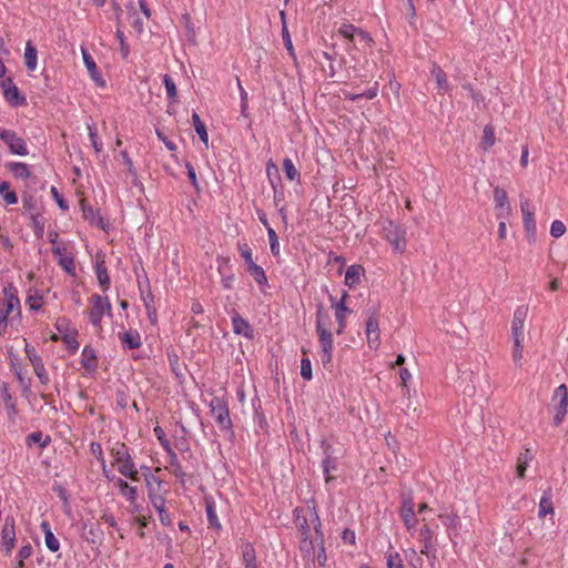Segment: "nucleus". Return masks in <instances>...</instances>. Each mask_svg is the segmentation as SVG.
<instances>
[{
    "mask_svg": "<svg viewBox=\"0 0 568 568\" xmlns=\"http://www.w3.org/2000/svg\"><path fill=\"white\" fill-rule=\"evenodd\" d=\"M111 454L114 462L119 464V471L131 480H138V470L134 469V463L125 444L116 443Z\"/></svg>",
    "mask_w": 568,
    "mask_h": 568,
    "instance_id": "obj_1",
    "label": "nucleus"
},
{
    "mask_svg": "<svg viewBox=\"0 0 568 568\" xmlns=\"http://www.w3.org/2000/svg\"><path fill=\"white\" fill-rule=\"evenodd\" d=\"M383 237L389 242L396 252H404L406 248V230L390 220L382 222Z\"/></svg>",
    "mask_w": 568,
    "mask_h": 568,
    "instance_id": "obj_2",
    "label": "nucleus"
},
{
    "mask_svg": "<svg viewBox=\"0 0 568 568\" xmlns=\"http://www.w3.org/2000/svg\"><path fill=\"white\" fill-rule=\"evenodd\" d=\"M210 414L221 430H230L232 420L227 402L219 396H214L210 402Z\"/></svg>",
    "mask_w": 568,
    "mask_h": 568,
    "instance_id": "obj_3",
    "label": "nucleus"
},
{
    "mask_svg": "<svg viewBox=\"0 0 568 568\" xmlns=\"http://www.w3.org/2000/svg\"><path fill=\"white\" fill-rule=\"evenodd\" d=\"M366 335L369 348L376 349L379 346L378 308L373 306L366 310Z\"/></svg>",
    "mask_w": 568,
    "mask_h": 568,
    "instance_id": "obj_4",
    "label": "nucleus"
},
{
    "mask_svg": "<svg viewBox=\"0 0 568 568\" xmlns=\"http://www.w3.org/2000/svg\"><path fill=\"white\" fill-rule=\"evenodd\" d=\"M0 139L8 145L10 153L21 156L29 154L26 141L14 131L0 128Z\"/></svg>",
    "mask_w": 568,
    "mask_h": 568,
    "instance_id": "obj_5",
    "label": "nucleus"
},
{
    "mask_svg": "<svg viewBox=\"0 0 568 568\" xmlns=\"http://www.w3.org/2000/svg\"><path fill=\"white\" fill-rule=\"evenodd\" d=\"M91 302V308L89 311V320L90 323L94 327H101V321L102 316L108 310V312L111 311V304L108 301V297L103 298L99 294H93L90 298Z\"/></svg>",
    "mask_w": 568,
    "mask_h": 568,
    "instance_id": "obj_6",
    "label": "nucleus"
},
{
    "mask_svg": "<svg viewBox=\"0 0 568 568\" xmlns=\"http://www.w3.org/2000/svg\"><path fill=\"white\" fill-rule=\"evenodd\" d=\"M20 310L19 298L14 294H8L0 301V336L6 333L8 326V316L14 310Z\"/></svg>",
    "mask_w": 568,
    "mask_h": 568,
    "instance_id": "obj_7",
    "label": "nucleus"
},
{
    "mask_svg": "<svg viewBox=\"0 0 568 568\" xmlns=\"http://www.w3.org/2000/svg\"><path fill=\"white\" fill-rule=\"evenodd\" d=\"M554 400H558L555 407L554 425L558 426L568 412V390L565 384L555 389Z\"/></svg>",
    "mask_w": 568,
    "mask_h": 568,
    "instance_id": "obj_8",
    "label": "nucleus"
},
{
    "mask_svg": "<svg viewBox=\"0 0 568 568\" xmlns=\"http://www.w3.org/2000/svg\"><path fill=\"white\" fill-rule=\"evenodd\" d=\"M1 542L6 555H10L16 545V521L12 516H7L4 519Z\"/></svg>",
    "mask_w": 568,
    "mask_h": 568,
    "instance_id": "obj_9",
    "label": "nucleus"
},
{
    "mask_svg": "<svg viewBox=\"0 0 568 568\" xmlns=\"http://www.w3.org/2000/svg\"><path fill=\"white\" fill-rule=\"evenodd\" d=\"M494 202L497 209V217L505 220L510 213V204L506 191L499 186L494 189Z\"/></svg>",
    "mask_w": 568,
    "mask_h": 568,
    "instance_id": "obj_10",
    "label": "nucleus"
},
{
    "mask_svg": "<svg viewBox=\"0 0 568 568\" xmlns=\"http://www.w3.org/2000/svg\"><path fill=\"white\" fill-rule=\"evenodd\" d=\"M528 308L525 306L518 307L513 316L511 322V337L513 339H524V323L527 316Z\"/></svg>",
    "mask_w": 568,
    "mask_h": 568,
    "instance_id": "obj_11",
    "label": "nucleus"
},
{
    "mask_svg": "<svg viewBox=\"0 0 568 568\" xmlns=\"http://www.w3.org/2000/svg\"><path fill=\"white\" fill-rule=\"evenodd\" d=\"M312 521L315 523L314 524V529L316 532L315 540L318 546V552H317L316 559H317L318 565L323 567L327 560V556L325 554V548H324V535L321 530V520H320V517L316 514V511L312 513Z\"/></svg>",
    "mask_w": 568,
    "mask_h": 568,
    "instance_id": "obj_12",
    "label": "nucleus"
},
{
    "mask_svg": "<svg viewBox=\"0 0 568 568\" xmlns=\"http://www.w3.org/2000/svg\"><path fill=\"white\" fill-rule=\"evenodd\" d=\"M150 500H151V504L152 506L158 510L159 513V518H160V521L163 526H170L171 525V517L170 515L168 514V511L165 510V501H164V498L159 495V494H155V491H153L151 488H150Z\"/></svg>",
    "mask_w": 568,
    "mask_h": 568,
    "instance_id": "obj_13",
    "label": "nucleus"
},
{
    "mask_svg": "<svg viewBox=\"0 0 568 568\" xmlns=\"http://www.w3.org/2000/svg\"><path fill=\"white\" fill-rule=\"evenodd\" d=\"M82 55H83V62L88 69V72L91 77V79L95 82L98 87L103 88L105 85V82L99 72L97 64L92 57L89 54V52L84 49H82Z\"/></svg>",
    "mask_w": 568,
    "mask_h": 568,
    "instance_id": "obj_14",
    "label": "nucleus"
},
{
    "mask_svg": "<svg viewBox=\"0 0 568 568\" xmlns=\"http://www.w3.org/2000/svg\"><path fill=\"white\" fill-rule=\"evenodd\" d=\"M347 296H348V294L346 292H344L341 301L334 305L335 316H336V321L338 323V328H337L336 333L338 335H342L344 333V329L346 326L345 313L349 312L348 307L345 305V300L347 298Z\"/></svg>",
    "mask_w": 568,
    "mask_h": 568,
    "instance_id": "obj_15",
    "label": "nucleus"
},
{
    "mask_svg": "<svg viewBox=\"0 0 568 568\" xmlns=\"http://www.w3.org/2000/svg\"><path fill=\"white\" fill-rule=\"evenodd\" d=\"M4 98L6 100L17 106L26 103V98L20 94L19 89L12 84L11 80H8V85L4 83Z\"/></svg>",
    "mask_w": 568,
    "mask_h": 568,
    "instance_id": "obj_16",
    "label": "nucleus"
},
{
    "mask_svg": "<svg viewBox=\"0 0 568 568\" xmlns=\"http://www.w3.org/2000/svg\"><path fill=\"white\" fill-rule=\"evenodd\" d=\"M233 332L237 335H243L247 338L253 337V328L246 320L240 315L232 317Z\"/></svg>",
    "mask_w": 568,
    "mask_h": 568,
    "instance_id": "obj_17",
    "label": "nucleus"
},
{
    "mask_svg": "<svg viewBox=\"0 0 568 568\" xmlns=\"http://www.w3.org/2000/svg\"><path fill=\"white\" fill-rule=\"evenodd\" d=\"M364 267L358 264H353L347 267L345 272V285L348 287H353L361 281L362 275H364Z\"/></svg>",
    "mask_w": 568,
    "mask_h": 568,
    "instance_id": "obj_18",
    "label": "nucleus"
},
{
    "mask_svg": "<svg viewBox=\"0 0 568 568\" xmlns=\"http://www.w3.org/2000/svg\"><path fill=\"white\" fill-rule=\"evenodd\" d=\"M42 531L44 532V542L47 548L52 551L57 552L60 549V542L55 538L54 534L51 530V527L48 521H42L40 525Z\"/></svg>",
    "mask_w": 568,
    "mask_h": 568,
    "instance_id": "obj_19",
    "label": "nucleus"
},
{
    "mask_svg": "<svg viewBox=\"0 0 568 568\" xmlns=\"http://www.w3.org/2000/svg\"><path fill=\"white\" fill-rule=\"evenodd\" d=\"M432 77L434 78L438 93H446L449 91L450 87L447 81L446 73L443 71V69L438 65H434L432 70Z\"/></svg>",
    "mask_w": 568,
    "mask_h": 568,
    "instance_id": "obj_20",
    "label": "nucleus"
},
{
    "mask_svg": "<svg viewBox=\"0 0 568 568\" xmlns=\"http://www.w3.org/2000/svg\"><path fill=\"white\" fill-rule=\"evenodd\" d=\"M168 452H169V456H170L168 469L170 470L171 474H173L176 478H179L180 481L183 484L185 473L182 469V466L178 459V456L171 448H169Z\"/></svg>",
    "mask_w": 568,
    "mask_h": 568,
    "instance_id": "obj_21",
    "label": "nucleus"
},
{
    "mask_svg": "<svg viewBox=\"0 0 568 568\" xmlns=\"http://www.w3.org/2000/svg\"><path fill=\"white\" fill-rule=\"evenodd\" d=\"M119 337L121 342L128 346L129 349H135L141 346L140 334L135 331H128L119 334Z\"/></svg>",
    "mask_w": 568,
    "mask_h": 568,
    "instance_id": "obj_22",
    "label": "nucleus"
},
{
    "mask_svg": "<svg viewBox=\"0 0 568 568\" xmlns=\"http://www.w3.org/2000/svg\"><path fill=\"white\" fill-rule=\"evenodd\" d=\"M115 485L119 487L120 493L123 497H125L130 504H134L136 501V488L129 485L122 478H118Z\"/></svg>",
    "mask_w": 568,
    "mask_h": 568,
    "instance_id": "obj_23",
    "label": "nucleus"
},
{
    "mask_svg": "<svg viewBox=\"0 0 568 568\" xmlns=\"http://www.w3.org/2000/svg\"><path fill=\"white\" fill-rule=\"evenodd\" d=\"M7 168L16 179H28L31 174L29 166L22 162H10Z\"/></svg>",
    "mask_w": 568,
    "mask_h": 568,
    "instance_id": "obj_24",
    "label": "nucleus"
},
{
    "mask_svg": "<svg viewBox=\"0 0 568 568\" xmlns=\"http://www.w3.org/2000/svg\"><path fill=\"white\" fill-rule=\"evenodd\" d=\"M51 443V437L49 435L43 436L42 432H33L29 434L26 438L27 446H32L33 444H39L41 448H45Z\"/></svg>",
    "mask_w": 568,
    "mask_h": 568,
    "instance_id": "obj_25",
    "label": "nucleus"
},
{
    "mask_svg": "<svg viewBox=\"0 0 568 568\" xmlns=\"http://www.w3.org/2000/svg\"><path fill=\"white\" fill-rule=\"evenodd\" d=\"M400 515L403 517V520L405 521L407 527H412L415 525V513H414V505L410 500H405L403 503Z\"/></svg>",
    "mask_w": 568,
    "mask_h": 568,
    "instance_id": "obj_26",
    "label": "nucleus"
},
{
    "mask_svg": "<svg viewBox=\"0 0 568 568\" xmlns=\"http://www.w3.org/2000/svg\"><path fill=\"white\" fill-rule=\"evenodd\" d=\"M192 123L200 140L207 146L209 135L206 132V126L196 112H193L192 114Z\"/></svg>",
    "mask_w": 568,
    "mask_h": 568,
    "instance_id": "obj_27",
    "label": "nucleus"
},
{
    "mask_svg": "<svg viewBox=\"0 0 568 568\" xmlns=\"http://www.w3.org/2000/svg\"><path fill=\"white\" fill-rule=\"evenodd\" d=\"M82 365L84 368L91 371L97 367V357L94 349L90 346H85L82 351Z\"/></svg>",
    "mask_w": 568,
    "mask_h": 568,
    "instance_id": "obj_28",
    "label": "nucleus"
},
{
    "mask_svg": "<svg viewBox=\"0 0 568 568\" xmlns=\"http://www.w3.org/2000/svg\"><path fill=\"white\" fill-rule=\"evenodd\" d=\"M24 62L29 71H34L37 68V49L28 42L24 51Z\"/></svg>",
    "mask_w": 568,
    "mask_h": 568,
    "instance_id": "obj_29",
    "label": "nucleus"
},
{
    "mask_svg": "<svg viewBox=\"0 0 568 568\" xmlns=\"http://www.w3.org/2000/svg\"><path fill=\"white\" fill-rule=\"evenodd\" d=\"M83 217L91 222V224L97 225L98 227L104 229L103 219L98 215L91 206L84 205L83 201L81 202Z\"/></svg>",
    "mask_w": 568,
    "mask_h": 568,
    "instance_id": "obj_30",
    "label": "nucleus"
},
{
    "mask_svg": "<svg viewBox=\"0 0 568 568\" xmlns=\"http://www.w3.org/2000/svg\"><path fill=\"white\" fill-rule=\"evenodd\" d=\"M243 562L245 568H256L255 550L252 545L245 544L242 546Z\"/></svg>",
    "mask_w": 568,
    "mask_h": 568,
    "instance_id": "obj_31",
    "label": "nucleus"
},
{
    "mask_svg": "<svg viewBox=\"0 0 568 568\" xmlns=\"http://www.w3.org/2000/svg\"><path fill=\"white\" fill-rule=\"evenodd\" d=\"M0 195L7 204H16L18 202L17 193L10 190V184L7 181L0 182Z\"/></svg>",
    "mask_w": 568,
    "mask_h": 568,
    "instance_id": "obj_32",
    "label": "nucleus"
},
{
    "mask_svg": "<svg viewBox=\"0 0 568 568\" xmlns=\"http://www.w3.org/2000/svg\"><path fill=\"white\" fill-rule=\"evenodd\" d=\"M247 272L258 285H265L267 283V277L263 267H261L256 263L248 265Z\"/></svg>",
    "mask_w": 568,
    "mask_h": 568,
    "instance_id": "obj_33",
    "label": "nucleus"
},
{
    "mask_svg": "<svg viewBox=\"0 0 568 568\" xmlns=\"http://www.w3.org/2000/svg\"><path fill=\"white\" fill-rule=\"evenodd\" d=\"M95 272H97V277H98L99 284L101 285V287L104 291H106L110 285V278L108 275V271L104 266V261L97 262Z\"/></svg>",
    "mask_w": 568,
    "mask_h": 568,
    "instance_id": "obj_34",
    "label": "nucleus"
},
{
    "mask_svg": "<svg viewBox=\"0 0 568 568\" xmlns=\"http://www.w3.org/2000/svg\"><path fill=\"white\" fill-rule=\"evenodd\" d=\"M322 466L326 476L325 480L328 484L334 479V476H332L331 473L336 469V459L329 455H326V457L323 459Z\"/></svg>",
    "mask_w": 568,
    "mask_h": 568,
    "instance_id": "obj_35",
    "label": "nucleus"
},
{
    "mask_svg": "<svg viewBox=\"0 0 568 568\" xmlns=\"http://www.w3.org/2000/svg\"><path fill=\"white\" fill-rule=\"evenodd\" d=\"M321 344L320 358L324 366H327L332 362L333 342H325Z\"/></svg>",
    "mask_w": 568,
    "mask_h": 568,
    "instance_id": "obj_36",
    "label": "nucleus"
},
{
    "mask_svg": "<svg viewBox=\"0 0 568 568\" xmlns=\"http://www.w3.org/2000/svg\"><path fill=\"white\" fill-rule=\"evenodd\" d=\"M283 171L285 172L286 178L291 181H295L301 176L293 161L288 158L284 159L283 161Z\"/></svg>",
    "mask_w": 568,
    "mask_h": 568,
    "instance_id": "obj_37",
    "label": "nucleus"
},
{
    "mask_svg": "<svg viewBox=\"0 0 568 568\" xmlns=\"http://www.w3.org/2000/svg\"><path fill=\"white\" fill-rule=\"evenodd\" d=\"M205 508H206V516L209 524L212 527H215L216 529H221V524L219 521L217 515L215 513V506L213 501L206 500L205 501Z\"/></svg>",
    "mask_w": 568,
    "mask_h": 568,
    "instance_id": "obj_38",
    "label": "nucleus"
},
{
    "mask_svg": "<svg viewBox=\"0 0 568 568\" xmlns=\"http://www.w3.org/2000/svg\"><path fill=\"white\" fill-rule=\"evenodd\" d=\"M318 323L321 324L322 328H329V325H331V316L329 314L327 313V311H325L323 304H318L317 305V311H316V325H318Z\"/></svg>",
    "mask_w": 568,
    "mask_h": 568,
    "instance_id": "obj_39",
    "label": "nucleus"
},
{
    "mask_svg": "<svg viewBox=\"0 0 568 568\" xmlns=\"http://www.w3.org/2000/svg\"><path fill=\"white\" fill-rule=\"evenodd\" d=\"M345 95V99H348V100H352V101H356L361 98H365V99H368V100H372L374 99L376 95H377V84L373 88H369L368 90L362 92V93H348V92H345L344 93Z\"/></svg>",
    "mask_w": 568,
    "mask_h": 568,
    "instance_id": "obj_40",
    "label": "nucleus"
},
{
    "mask_svg": "<svg viewBox=\"0 0 568 568\" xmlns=\"http://www.w3.org/2000/svg\"><path fill=\"white\" fill-rule=\"evenodd\" d=\"M358 28L353 24H342L338 29V33L349 40L351 42L355 41L356 34H357Z\"/></svg>",
    "mask_w": 568,
    "mask_h": 568,
    "instance_id": "obj_41",
    "label": "nucleus"
},
{
    "mask_svg": "<svg viewBox=\"0 0 568 568\" xmlns=\"http://www.w3.org/2000/svg\"><path fill=\"white\" fill-rule=\"evenodd\" d=\"M296 518L295 524L298 527L302 537H310V526L307 524V518L305 516H301L298 509H295Z\"/></svg>",
    "mask_w": 568,
    "mask_h": 568,
    "instance_id": "obj_42",
    "label": "nucleus"
},
{
    "mask_svg": "<svg viewBox=\"0 0 568 568\" xmlns=\"http://www.w3.org/2000/svg\"><path fill=\"white\" fill-rule=\"evenodd\" d=\"M281 18L283 21L282 38H283L284 44H285L287 51L290 52V54L294 55V49H293L291 36H290V32H288L286 23H285V12L284 11H281Z\"/></svg>",
    "mask_w": 568,
    "mask_h": 568,
    "instance_id": "obj_43",
    "label": "nucleus"
},
{
    "mask_svg": "<svg viewBox=\"0 0 568 568\" xmlns=\"http://www.w3.org/2000/svg\"><path fill=\"white\" fill-rule=\"evenodd\" d=\"M300 549L305 557L315 556V546L310 537H302Z\"/></svg>",
    "mask_w": 568,
    "mask_h": 568,
    "instance_id": "obj_44",
    "label": "nucleus"
},
{
    "mask_svg": "<svg viewBox=\"0 0 568 568\" xmlns=\"http://www.w3.org/2000/svg\"><path fill=\"white\" fill-rule=\"evenodd\" d=\"M267 235L270 241V248L274 256L280 254V243L276 232L272 227H267Z\"/></svg>",
    "mask_w": 568,
    "mask_h": 568,
    "instance_id": "obj_45",
    "label": "nucleus"
},
{
    "mask_svg": "<svg viewBox=\"0 0 568 568\" xmlns=\"http://www.w3.org/2000/svg\"><path fill=\"white\" fill-rule=\"evenodd\" d=\"M552 513H554V507H552L551 499L547 496H542L539 501V511H538L539 517H545L546 515L552 514Z\"/></svg>",
    "mask_w": 568,
    "mask_h": 568,
    "instance_id": "obj_46",
    "label": "nucleus"
},
{
    "mask_svg": "<svg viewBox=\"0 0 568 568\" xmlns=\"http://www.w3.org/2000/svg\"><path fill=\"white\" fill-rule=\"evenodd\" d=\"M494 143H495L494 129L490 125H486L484 129L481 144H483L484 149L487 150L490 146H493Z\"/></svg>",
    "mask_w": 568,
    "mask_h": 568,
    "instance_id": "obj_47",
    "label": "nucleus"
},
{
    "mask_svg": "<svg viewBox=\"0 0 568 568\" xmlns=\"http://www.w3.org/2000/svg\"><path fill=\"white\" fill-rule=\"evenodd\" d=\"M524 216V226L529 237L535 236L536 232V224L534 219V212L526 213Z\"/></svg>",
    "mask_w": 568,
    "mask_h": 568,
    "instance_id": "obj_48",
    "label": "nucleus"
},
{
    "mask_svg": "<svg viewBox=\"0 0 568 568\" xmlns=\"http://www.w3.org/2000/svg\"><path fill=\"white\" fill-rule=\"evenodd\" d=\"M163 83L166 89L168 98L174 100L178 97V91L173 79L169 74H165L163 77Z\"/></svg>",
    "mask_w": 568,
    "mask_h": 568,
    "instance_id": "obj_49",
    "label": "nucleus"
},
{
    "mask_svg": "<svg viewBox=\"0 0 568 568\" xmlns=\"http://www.w3.org/2000/svg\"><path fill=\"white\" fill-rule=\"evenodd\" d=\"M529 449H526L525 454H520L517 460V476L519 478L525 477V471L527 469V460L529 458Z\"/></svg>",
    "mask_w": 568,
    "mask_h": 568,
    "instance_id": "obj_50",
    "label": "nucleus"
},
{
    "mask_svg": "<svg viewBox=\"0 0 568 568\" xmlns=\"http://www.w3.org/2000/svg\"><path fill=\"white\" fill-rule=\"evenodd\" d=\"M439 518L448 528L456 529L459 525V517L457 514H442L439 515Z\"/></svg>",
    "mask_w": 568,
    "mask_h": 568,
    "instance_id": "obj_51",
    "label": "nucleus"
},
{
    "mask_svg": "<svg viewBox=\"0 0 568 568\" xmlns=\"http://www.w3.org/2000/svg\"><path fill=\"white\" fill-rule=\"evenodd\" d=\"M372 42L373 39L369 33L358 28L354 44L356 45L358 43L362 47H371Z\"/></svg>",
    "mask_w": 568,
    "mask_h": 568,
    "instance_id": "obj_52",
    "label": "nucleus"
},
{
    "mask_svg": "<svg viewBox=\"0 0 568 568\" xmlns=\"http://www.w3.org/2000/svg\"><path fill=\"white\" fill-rule=\"evenodd\" d=\"M403 1H404V10L408 17V22L412 27L415 28L416 9L414 6V0H403Z\"/></svg>",
    "mask_w": 568,
    "mask_h": 568,
    "instance_id": "obj_53",
    "label": "nucleus"
},
{
    "mask_svg": "<svg viewBox=\"0 0 568 568\" xmlns=\"http://www.w3.org/2000/svg\"><path fill=\"white\" fill-rule=\"evenodd\" d=\"M59 265L71 275H74L75 272V264L74 258L72 256H64L59 258Z\"/></svg>",
    "mask_w": 568,
    "mask_h": 568,
    "instance_id": "obj_54",
    "label": "nucleus"
},
{
    "mask_svg": "<svg viewBox=\"0 0 568 568\" xmlns=\"http://www.w3.org/2000/svg\"><path fill=\"white\" fill-rule=\"evenodd\" d=\"M0 396H1L2 400L4 402L6 406L8 408H11L13 412H16L12 396L10 395V393L8 390V385L6 383H3L0 386Z\"/></svg>",
    "mask_w": 568,
    "mask_h": 568,
    "instance_id": "obj_55",
    "label": "nucleus"
},
{
    "mask_svg": "<svg viewBox=\"0 0 568 568\" xmlns=\"http://www.w3.org/2000/svg\"><path fill=\"white\" fill-rule=\"evenodd\" d=\"M33 371L42 384H47L49 382V376L47 374L43 362L34 363Z\"/></svg>",
    "mask_w": 568,
    "mask_h": 568,
    "instance_id": "obj_56",
    "label": "nucleus"
},
{
    "mask_svg": "<svg viewBox=\"0 0 568 568\" xmlns=\"http://www.w3.org/2000/svg\"><path fill=\"white\" fill-rule=\"evenodd\" d=\"M513 341H514L513 359H514L515 364L520 365V359L523 357L524 339L515 338Z\"/></svg>",
    "mask_w": 568,
    "mask_h": 568,
    "instance_id": "obj_57",
    "label": "nucleus"
},
{
    "mask_svg": "<svg viewBox=\"0 0 568 568\" xmlns=\"http://www.w3.org/2000/svg\"><path fill=\"white\" fill-rule=\"evenodd\" d=\"M239 251L241 256L244 258L245 263L248 265L254 264V261L252 258V250L246 243H240L239 244Z\"/></svg>",
    "mask_w": 568,
    "mask_h": 568,
    "instance_id": "obj_58",
    "label": "nucleus"
},
{
    "mask_svg": "<svg viewBox=\"0 0 568 568\" xmlns=\"http://www.w3.org/2000/svg\"><path fill=\"white\" fill-rule=\"evenodd\" d=\"M301 376L306 381L312 379V364L307 357L301 361Z\"/></svg>",
    "mask_w": 568,
    "mask_h": 568,
    "instance_id": "obj_59",
    "label": "nucleus"
},
{
    "mask_svg": "<svg viewBox=\"0 0 568 568\" xmlns=\"http://www.w3.org/2000/svg\"><path fill=\"white\" fill-rule=\"evenodd\" d=\"M565 232H566V226L561 221L556 220L551 223V226H550L551 236L558 239V237L562 236L565 234Z\"/></svg>",
    "mask_w": 568,
    "mask_h": 568,
    "instance_id": "obj_60",
    "label": "nucleus"
},
{
    "mask_svg": "<svg viewBox=\"0 0 568 568\" xmlns=\"http://www.w3.org/2000/svg\"><path fill=\"white\" fill-rule=\"evenodd\" d=\"M116 38H118V40L120 42L121 55H122L123 59H126L128 55H129V52H130L129 51V45L125 42L124 33H123V31L120 28L116 29Z\"/></svg>",
    "mask_w": 568,
    "mask_h": 568,
    "instance_id": "obj_61",
    "label": "nucleus"
},
{
    "mask_svg": "<svg viewBox=\"0 0 568 568\" xmlns=\"http://www.w3.org/2000/svg\"><path fill=\"white\" fill-rule=\"evenodd\" d=\"M316 333H317L320 343H325L326 341L333 342V336H332L329 328L323 329L320 323H318V325H316Z\"/></svg>",
    "mask_w": 568,
    "mask_h": 568,
    "instance_id": "obj_62",
    "label": "nucleus"
},
{
    "mask_svg": "<svg viewBox=\"0 0 568 568\" xmlns=\"http://www.w3.org/2000/svg\"><path fill=\"white\" fill-rule=\"evenodd\" d=\"M88 130H89V136H90L91 143H92V146L94 148L95 152H101L102 143H100L98 141L97 129L93 128L92 125L88 124Z\"/></svg>",
    "mask_w": 568,
    "mask_h": 568,
    "instance_id": "obj_63",
    "label": "nucleus"
},
{
    "mask_svg": "<svg viewBox=\"0 0 568 568\" xmlns=\"http://www.w3.org/2000/svg\"><path fill=\"white\" fill-rule=\"evenodd\" d=\"M387 568H403V560L399 554L394 552L387 556Z\"/></svg>",
    "mask_w": 568,
    "mask_h": 568,
    "instance_id": "obj_64",
    "label": "nucleus"
}]
</instances>
